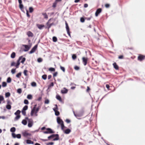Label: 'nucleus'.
Returning a JSON list of instances; mask_svg holds the SVG:
<instances>
[{"label":"nucleus","instance_id":"23","mask_svg":"<svg viewBox=\"0 0 145 145\" xmlns=\"http://www.w3.org/2000/svg\"><path fill=\"white\" fill-rule=\"evenodd\" d=\"M37 27L39 29H41L44 27V26L41 25H37Z\"/></svg>","mask_w":145,"mask_h":145},{"label":"nucleus","instance_id":"49","mask_svg":"<svg viewBox=\"0 0 145 145\" xmlns=\"http://www.w3.org/2000/svg\"><path fill=\"white\" fill-rule=\"evenodd\" d=\"M55 112V114L56 116H58L59 114V112L58 111H57Z\"/></svg>","mask_w":145,"mask_h":145},{"label":"nucleus","instance_id":"46","mask_svg":"<svg viewBox=\"0 0 145 145\" xmlns=\"http://www.w3.org/2000/svg\"><path fill=\"white\" fill-rule=\"evenodd\" d=\"M72 58L73 59H75L76 58V56L75 54H73L72 56Z\"/></svg>","mask_w":145,"mask_h":145},{"label":"nucleus","instance_id":"35","mask_svg":"<svg viewBox=\"0 0 145 145\" xmlns=\"http://www.w3.org/2000/svg\"><path fill=\"white\" fill-rule=\"evenodd\" d=\"M4 99L3 97L1 95H0V104L1 103V101Z\"/></svg>","mask_w":145,"mask_h":145},{"label":"nucleus","instance_id":"52","mask_svg":"<svg viewBox=\"0 0 145 145\" xmlns=\"http://www.w3.org/2000/svg\"><path fill=\"white\" fill-rule=\"evenodd\" d=\"M55 137V135H50V136H49L48 137V139H50V138H53V137Z\"/></svg>","mask_w":145,"mask_h":145},{"label":"nucleus","instance_id":"27","mask_svg":"<svg viewBox=\"0 0 145 145\" xmlns=\"http://www.w3.org/2000/svg\"><path fill=\"white\" fill-rule=\"evenodd\" d=\"M16 131V129L14 127H13L11 128L10 131L11 132H14Z\"/></svg>","mask_w":145,"mask_h":145},{"label":"nucleus","instance_id":"45","mask_svg":"<svg viewBox=\"0 0 145 145\" xmlns=\"http://www.w3.org/2000/svg\"><path fill=\"white\" fill-rule=\"evenodd\" d=\"M11 72L12 74H14L16 72V69H13L11 71Z\"/></svg>","mask_w":145,"mask_h":145},{"label":"nucleus","instance_id":"63","mask_svg":"<svg viewBox=\"0 0 145 145\" xmlns=\"http://www.w3.org/2000/svg\"><path fill=\"white\" fill-rule=\"evenodd\" d=\"M123 58V55H120L118 57V58L119 59H122Z\"/></svg>","mask_w":145,"mask_h":145},{"label":"nucleus","instance_id":"8","mask_svg":"<svg viewBox=\"0 0 145 145\" xmlns=\"http://www.w3.org/2000/svg\"><path fill=\"white\" fill-rule=\"evenodd\" d=\"M65 25H66V30L67 32V33L69 35H70V34L69 33V28L68 25L67 23V22H65Z\"/></svg>","mask_w":145,"mask_h":145},{"label":"nucleus","instance_id":"3","mask_svg":"<svg viewBox=\"0 0 145 145\" xmlns=\"http://www.w3.org/2000/svg\"><path fill=\"white\" fill-rule=\"evenodd\" d=\"M28 122V127H31L33 124V120L32 119H31V120H29Z\"/></svg>","mask_w":145,"mask_h":145},{"label":"nucleus","instance_id":"9","mask_svg":"<svg viewBox=\"0 0 145 145\" xmlns=\"http://www.w3.org/2000/svg\"><path fill=\"white\" fill-rule=\"evenodd\" d=\"M22 134L24 137H27L28 136H30L31 135V134L27 133V131H25L23 132Z\"/></svg>","mask_w":145,"mask_h":145},{"label":"nucleus","instance_id":"16","mask_svg":"<svg viewBox=\"0 0 145 145\" xmlns=\"http://www.w3.org/2000/svg\"><path fill=\"white\" fill-rule=\"evenodd\" d=\"M39 107H38L37 108H36L35 107V115L36 116H37V113L38 112V111H39Z\"/></svg>","mask_w":145,"mask_h":145},{"label":"nucleus","instance_id":"43","mask_svg":"<svg viewBox=\"0 0 145 145\" xmlns=\"http://www.w3.org/2000/svg\"><path fill=\"white\" fill-rule=\"evenodd\" d=\"M22 90L21 89L19 88L17 90V93L19 94H20L22 93Z\"/></svg>","mask_w":145,"mask_h":145},{"label":"nucleus","instance_id":"18","mask_svg":"<svg viewBox=\"0 0 145 145\" xmlns=\"http://www.w3.org/2000/svg\"><path fill=\"white\" fill-rule=\"evenodd\" d=\"M47 130L48 131L49 133H54V132L52 131V130L50 128H47Z\"/></svg>","mask_w":145,"mask_h":145},{"label":"nucleus","instance_id":"47","mask_svg":"<svg viewBox=\"0 0 145 145\" xmlns=\"http://www.w3.org/2000/svg\"><path fill=\"white\" fill-rule=\"evenodd\" d=\"M42 59L40 58H39L37 59V61L38 62H41L42 61Z\"/></svg>","mask_w":145,"mask_h":145},{"label":"nucleus","instance_id":"40","mask_svg":"<svg viewBox=\"0 0 145 145\" xmlns=\"http://www.w3.org/2000/svg\"><path fill=\"white\" fill-rule=\"evenodd\" d=\"M5 95L6 97H8L10 96V93L9 92H7L5 93Z\"/></svg>","mask_w":145,"mask_h":145},{"label":"nucleus","instance_id":"14","mask_svg":"<svg viewBox=\"0 0 145 145\" xmlns=\"http://www.w3.org/2000/svg\"><path fill=\"white\" fill-rule=\"evenodd\" d=\"M35 107H34L33 109L32 110L31 112V116L33 115L34 114H35Z\"/></svg>","mask_w":145,"mask_h":145},{"label":"nucleus","instance_id":"60","mask_svg":"<svg viewBox=\"0 0 145 145\" xmlns=\"http://www.w3.org/2000/svg\"><path fill=\"white\" fill-rule=\"evenodd\" d=\"M16 135L14 133H12V137L14 138H16Z\"/></svg>","mask_w":145,"mask_h":145},{"label":"nucleus","instance_id":"34","mask_svg":"<svg viewBox=\"0 0 145 145\" xmlns=\"http://www.w3.org/2000/svg\"><path fill=\"white\" fill-rule=\"evenodd\" d=\"M27 108H28V106L27 105H25L23 107L22 110L25 111V110H27Z\"/></svg>","mask_w":145,"mask_h":145},{"label":"nucleus","instance_id":"37","mask_svg":"<svg viewBox=\"0 0 145 145\" xmlns=\"http://www.w3.org/2000/svg\"><path fill=\"white\" fill-rule=\"evenodd\" d=\"M31 85L33 87H35L36 86V83L34 82H32L31 83Z\"/></svg>","mask_w":145,"mask_h":145},{"label":"nucleus","instance_id":"59","mask_svg":"<svg viewBox=\"0 0 145 145\" xmlns=\"http://www.w3.org/2000/svg\"><path fill=\"white\" fill-rule=\"evenodd\" d=\"M85 20L84 18H80V21L82 22H84Z\"/></svg>","mask_w":145,"mask_h":145},{"label":"nucleus","instance_id":"39","mask_svg":"<svg viewBox=\"0 0 145 145\" xmlns=\"http://www.w3.org/2000/svg\"><path fill=\"white\" fill-rule=\"evenodd\" d=\"M60 68L61 70L64 72L65 71V69L64 67H62L61 66H60Z\"/></svg>","mask_w":145,"mask_h":145},{"label":"nucleus","instance_id":"12","mask_svg":"<svg viewBox=\"0 0 145 145\" xmlns=\"http://www.w3.org/2000/svg\"><path fill=\"white\" fill-rule=\"evenodd\" d=\"M114 68L118 70L119 69V67L116 63L115 62L113 64Z\"/></svg>","mask_w":145,"mask_h":145},{"label":"nucleus","instance_id":"64","mask_svg":"<svg viewBox=\"0 0 145 145\" xmlns=\"http://www.w3.org/2000/svg\"><path fill=\"white\" fill-rule=\"evenodd\" d=\"M44 15V18H48V16L46 13L43 14Z\"/></svg>","mask_w":145,"mask_h":145},{"label":"nucleus","instance_id":"24","mask_svg":"<svg viewBox=\"0 0 145 145\" xmlns=\"http://www.w3.org/2000/svg\"><path fill=\"white\" fill-rule=\"evenodd\" d=\"M55 135V136H57V137L55 138H54V139H53V140L54 141H55V140H59V135L58 134H56V135Z\"/></svg>","mask_w":145,"mask_h":145},{"label":"nucleus","instance_id":"50","mask_svg":"<svg viewBox=\"0 0 145 145\" xmlns=\"http://www.w3.org/2000/svg\"><path fill=\"white\" fill-rule=\"evenodd\" d=\"M44 103L46 104H48L49 103V101L48 99H46L44 101Z\"/></svg>","mask_w":145,"mask_h":145},{"label":"nucleus","instance_id":"38","mask_svg":"<svg viewBox=\"0 0 145 145\" xmlns=\"http://www.w3.org/2000/svg\"><path fill=\"white\" fill-rule=\"evenodd\" d=\"M55 106H56V107L55 108H54L53 109V110H54V112L57 111H58V108L57 107V105H55Z\"/></svg>","mask_w":145,"mask_h":145},{"label":"nucleus","instance_id":"17","mask_svg":"<svg viewBox=\"0 0 145 145\" xmlns=\"http://www.w3.org/2000/svg\"><path fill=\"white\" fill-rule=\"evenodd\" d=\"M26 143L27 144H33V142L30 140H26Z\"/></svg>","mask_w":145,"mask_h":145},{"label":"nucleus","instance_id":"36","mask_svg":"<svg viewBox=\"0 0 145 145\" xmlns=\"http://www.w3.org/2000/svg\"><path fill=\"white\" fill-rule=\"evenodd\" d=\"M42 78L43 79L45 80L47 78V75L46 74H44L42 76Z\"/></svg>","mask_w":145,"mask_h":145},{"label":"nucleus","instance_id":"2","mask_svg":"<svg viewBox=\"0 0 145 145\" xmlns=\"http://www.w3.org/2000/svg\"><path fill=\"white\" fill-rule=\"evenodd\" d=\"M145 59V56L141 54H139L138 57V60L140 61H141Z\"/></svg>","mask_w":145,"mask_h":145},{"label":"nucleus","instance_id":"32","mask_svg":"<svg viewBox=\"0 0 145 145\" xmlns=\"http://www.w3.org/2000/svg\"><path fill=\"white\" fill-rule=\"evenodd\" d=\"M53 41L54 42H56L57 41V39L55 37H54L52 38Z\"/></svg>","mask_w":145,"mask_h":145},{"label":"nucleus","instance_id":"1","mask_svg":"<svg viewBox=\"0 0 145 145\" xmlns=\"http://www.w3.org/2000/svg\"><path fill=\"white\" fill-rule=\"evenodd\" d=\"M21 60H22V61H20L21 62L23 63L25 60V59L24 57H23L22 56L20 57L17 60V62L16 65V68H18L20 64V61Z\"/></svg>","mask_w":145,"mask_h":145},{"label":"nucleus","instance_id":"55","mask_svg":"<svg viewBox=\"0 0 145 145\" xmlns=\"http://www.w3.org/2000/svg\"><path fill=\"white\" fill-rule=\"evenodd\" d=\"M27 70H25L24 71V73L25 75L26 76H27Z\"/></svg>","mask_w":145,"mask_h":145},{"label":"nucleus","instance_id":"29","mask_svg":"<svg viewBox=\"0 0 145 145\" xmlns=\"http://www.w3.org/2000/svg\"><path fill=\"white\" fill-rule=\"evenodd\" d=\"M6 107L8 109L10 110L11 109V107L10 105H6Z\"/></svg>","mask_w":145,"mask_h":145},{"label":"nucleus","instance_id":"21","mask_svg":"<svg viewBox=\"0 0 145 145\" xmlns=\"http://www.w3.org/2000/svg\"><path fill=\"white\" fill-rule=\"evenodd\" d=\"M15 53L14 52H13L11 55V57L12 58H14L15 57Z\"/></svg>","mask_w":145,"mask_h":145},{"label":"nucleus","instance_id":"7","mask_svg":"<svg viewBox=\"0 0 145 145\" xmlns=\"http://www.w3.org/2000/svg\"><path fill=\"white\" fill-rule=\"evenodd\" d=\"M65 25H66V30L67 32V33L69 35H70V34L69 33V28L68 25L67 23V22H65Z\"/></svg>","mask_w":145,"mask_h":145},{"label":"nucleus","instance_id":"62","mask_svg":"<svg viewBox=\"0 0 145 145\" xmlns=\"http://www.w3.org/2000/svg\"><path fill=\"white\" fill-rule=\"evenodd\" d=\"M57 72H55L53 74V77H54L56 76L57 75Z\"/></svg>","mask_w":145,"mask_h":145},{"label":"nucleus","instance_id":"6","mask_svg":"<svg viewBox=\"0 0 145 145\" xmlns=\"http://www.w3.org/2000/svg\"><path fill=\"white\" fill-rule=\"evenodd\" d=\"M102 9L101 8L98 9L95 13V15L96 16H98V15L101 12Z\"/></svg>","mask_w":145,"mask_h":145},{"label":"nucleus","instance_id":"22","mask_svg":"<svg viewBox=\"0 0 145 145\" xmlns=\"http://www.w3.org/2000/svg\"><path fill=\"white\" fill-rule=\"evenodd\" d=\"M22 123L24 125H26L27 124V121L25 120H23L22 121Z\"/></svg>","mask_w":145,"mask_h":145},{"label":"nucleus","instance_id":"10","mask_svg":"<svg viewBox=\"0 0 145 145\" xmlns=\"http://www.w3.org/2000/svg\"><path fill=\"white\" fill-rule=\"evenodd\" d=\"M57 122L58 124H61V123H63L62 120H61L60 119V118L59 117H58L57 118Z\"/></svg>","mask_w":145,"mask_h":145},{"label":"nucleus","instance_id":"48","mask_svg":"<svg viewBox=\"0 0 145 145\" xmlns=\"http://www.w3.org/2000/svg\"><path fill=\"white\" fill-rule=\"evenodd\" d=\"M16 63L14 62H12L11 63V66H15L16 65Z\"/></svg>","mask_w":145,"mask_h":145},{"label":"nucleus","instance_id":"13","mask_svg":"<svg viewBox=\"0 0 145 145\" xmlns=\"http://www.w3.org/2000/svg\"><path fill=\"white\" fill-rule=\"evenodd\" d=\"M27 34L29 37H33V33L31 31H29L27 33Z\"/></svg>","mask_w":145,"mask_h":145},{"label":"nucleus","instance_id":"57","mask_svg":"<svg viewBox=\"0 0 145 145\" xmlns=\"http://www.w3.org/2000/svg\"><path fill=\"white\" fill-rule=\"evenodd\" d=\"M7 105H11L12 104V103L9 100H7Z\"/></svg>","mask_w":145,"mask_h":145},{"label":"nucleus","instance_id":"54","mask_svg":"<svg viewBox=\"0 0 145 145\" xmlns=\"http://www.w3.org/2000/svg\"><path fill=\"white\" fill-rule=\"evenodd\" d=\"M24 103L25 104H28L29 103L28 101L26 99L24 101Z\"/></svg>","mask_w":145,"mask_h":145},{"label":"nucleus","instance_id":"51","mask_svg":"<svg viewBox=\"0 0 145 145\" xmlns=\"http://www.w3.org/2000/svg\"><path fill=\"white\" fill-rule=\"evenodd\" d=\"M20 8L21 9V10L23 9V5L21 3V4H20Z\"/></svg>","mask_w":145,"mask_h":145},{"label":"nucleus","instance_id":"30","mask_svg":"<svg viewBox=\"0 0 145 145\" xmlns=\"http://www.w3.org/2000/svg\"><path fill=\"white\" fill-rule=\"evenodd\" d=\"M27 98L28 99H32V96L31 95H28L27 96Z\"/></svg>","mask_w":145,"mask_h":145},{"label":"nucleus","instance_id":"61","mask_svg":"<svg viewBox=\"0 0 145 145\" xmlns=\"http://www.w3.org/2000/svg\"><path fill=\"white\" fill-rule=\"evenodd\" d=\"M22 114L23 115H24V116L25 115H26V112H25V111L22 110Z\"/></svg>","mask_w":145,"mask_h":145},{"label":"nucleus","instance_id":"56","mask_svg":"<svg viewBox=\"0 0 145 145\" xmlns=\"http://www.w3.org/2000/svg\"><path fill=\"white\" fill-rule=\"evenodd\" d=\"M61 125L62 129L63 130L64 128L65 127L63 123L60 124Z\"/></svg>","mask_w":145,"mask_h":145},{"label":"nucleus","instance_id":"5","mask_svg":"<svg viewBox=\"0 0 145 145\" xmlns=\"http://www.w3.org/2000/svg\"><path fill=\"white\" fill-rule=\"evenodd\" d=\"M23 46L25 48V49H24V51L25 52H27L28 51L29 49L31 47V46H29L26 45H24Z\"/></svg>","mask_w":145,"mask_h":145},{"label":"nucleus","instance_id":"4","mask_svg":"<svg viewBox=\"0 0 145 145\" xmlns=\"http://www.w3.org/2000/svg\"><path fill=\"white\" fill-rule=\"evenodd\" d=\"M37 45H35L31 50L29 52L30 54H32L34 53L35 51L37 48Z\"/></svg>","mask_w":145,"mask_h":145},{"label":"nucleus","instance_id":"15","mask_svg":"<svg viewBox=\"0 0 145 145\" xmlns=\"http://www.w3.org/2000/svg\"><path fill=\"white\" fill-rule=\"evenodd\" d=\"M68 90L64 88L63 89L61 90V92L62 93H67Z\"/></svg>","mask_w":145,"mask_h":145},{"label":"nucleus","instance_id":"41","mask_svg":"<svg viewBox=\"0 0 145 145\" xmlns=\"http://www.w3.org/2000/svg\"><path fill=\"white\" fill-rule=\"evenodd\" d=\"M2 86L3 87H5L7 86V83L5 82H2Z\"/></svg>","mask_w":145,"mask_h":145},{"label":"nucleus","instance_id":"42","mask_svg":"<svg viewBox=\"0 0 145 145\" xmlns=\"http://www.w3.org/2000/svg\"><path fill=\"white\" fill-rule=\"evenodd\" d=\"M29 12L31 13L32 12L33 10V8L32 7H30L29 8Z\"/></svg>","mask_w":145,"mask_h":145},{"label":"nucleus","instance_id":"44","mask_svg":"<svg viewBox=\"0 0 145 145\" xmlns=\"http://www.w3.org/2000/svg\"><path fill=\"white\" fill-rule=\"evenodd\" d=\"M11 79L10 77H8L7 80V82L8 83H10L11 82Z\"/></svg>","mask_w":145,"mask_h":145},{"label":"nucleus","instance_id":"11","mask_svg":"<svg viewBox=\"0 0 145 145\" xmlns=\"http://www.w3.org/2000/svg\"><path fill=\"white\" fill-rule=\"evenodd\" d=\"M82 61H83V62L84 63V65H86L87 63V61L88 59L87 58H85V57H83L82 58Z\"/></svg>","mask_w":145,"mask_h":145},{"label":"nucleus","instance_id":"25","mask_svg":"<svg viewBox=\"0 0 145 145\" xmlns=\"http://www.w3.org/2000/svg\"><path fill=\"white\" fill-rule=\"evenodd\" d=\"M21 72H20L16 75V76L17 78H19L21 76Z\"/></svg>","mask_w":145,"mask_h":145},{"label":"nucleus","instance_id":"26","mask_svg":"<svg viewBox=\"0 0 145 145\" xmlns=\"http://www.w3.org/2000/svg\"><path fill=\"white\" fill-rule=\"evenodd\" d=\"M20 111L19 110H18L14 114L17 116L18 115H20Z\"/></svg>","mask_w":145,"mask_h":145},{"label":"nucleus","instance_id":"19","mask_svg":"<svg viewBox=\"0 0 145 145\" xmlns=\"http://www.w3.org/2000/svg\"><path fill=\"white\" fill-rule=\"evenodd\" d=\"M51 19H50L48 21V22L47 23V25L48 26V29H49L50 27H51V25H50V21H51Z\"/></svg>","mask_w":145,"mask_h":145},{"label":"nucleus","instance_id":"53","mask_svg":"<svg viewBox=\"0 0 145 145\" xmlns=\"http://www.w3.org/2000/svg\"><path fill=\"white\" fill-rule=\"evenodd\" d=\"M16 137H17V138H20L21 137V135L20 134H18L16 135Z\"/></svg>","mask_w":145,"mask_h":145},{"label":"nucleus","instance_id":"20","mask_svg":"<svg viewBox=\"0 0 145 145\" xmlns=\"http://www.w3.org/2000/svg\"><path fill=\"white\" fill-rule=\"evenodd\" d=\"M71 131L70 129H67L65 131V133L66 134H68Z\"/></svg>","mask_w":145,"mask_h":145},{"label":"nucleus","instance_id":"31","mask_svg":"<svg viewBox=\"0 0 145 145\" xmlns=\"http://www.w3.org/2000/svg\"><path fill=\"white\" fill-rule=\"evenodd\" d=\"M55 70V69L54 68L52 67H50L49 69V71H54Z\"/></svg>","mask_w":145,"mask_h":145},{"label":"nucleus","instance_id":"58","mask_svg":"<svg viewBox=\"0 0 145 145\" xmlns=\"http://www.w3.org/2000/svg\"><path fill=\"white\" fill-rule=\"evenodd\" d=\"M57 3L56 2H54L53 4V7H56Z\"/></svg>","mask_w":145,"mask_h":145},{"label":"nucleus","instance_id":"28","mask_svg":"<svg viewBox=\"0 0 145 145\" xmlns=\"http://www.w3.org/2000/svg\"><path fill=\"white\" fill-rule=\"evenodd\" d=\"M20 117V115H17L15 118V120H16L19 119Z\"/></svg>","mask_w":145,"mask_h":145},{"label":"nucleus","instance_id":"33","mask_svg":"<svg viewBox=\"0 0 145 145\" xmlns=\"http://www.w3.org/2000/svg\"><path fill=\"white\" fill-rule=\"evenodd\" d=\"M56 98L59 101H61V97L58 95H57L56 96Z\"/></svg>","mask_w":145,"mask_h":145}]
</instances>
